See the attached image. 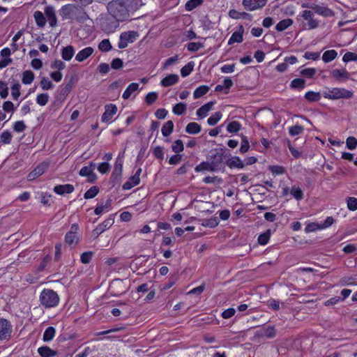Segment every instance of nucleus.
I'll use <instances>...</instances> for the list:
<instances>
[{"label":"nucleus","instance_id":"nucleus-1","mask_svg":"<svg viewBox=\"0 0 357 357\" xmlns=\"http://www.w3.org/2000/svg\"><path fill=\"white\" fill-rule=\"evenodd\" d=\"M109 14L118 21L124 22L130 17V10L125 0H113L107 4Z\"/></svg>","mask_w":357,"mask_h":357},{"label":"nucleus","instance_id":"nucleus-2","mask_svg":"<svg viewBox=\"0 0 357 357\" xmlns=\"http://www.w3.org/2000/svg\"><path fill=\"white\" fill-rule=\"evenodd\" d=\"M60 14L63 20H69L72 22L82 23L89 19L88 15L83 9L71 5L63 6Z\"/></svg>","mask_w":357,"mask_h":357},{"label":"nucleus","instance_id":"nucleus-3","mask_svg":"<svg viewBox=\"0 0 357 357\" xmlns=\"http://www.w3.org/2000/svg\"><path fill=\"white\" fill-rule=\"evenodd\" d=\"M225 153L226 149H215L211 151L208 160L212 166V169L215 172L224 169Z\"/></svg>","mask_w":357,"mask_h":357},{"label":"nucleus","instance_id":"nucleus-4","mask_svg":"<svg viewBox=\"0 0 357 357\" xmlns=\"http://www.w3.org/2000/svg\"><path fill=\"white\" fill-rule=\"evenodd\" d=\"M40 301L43 306L50 308L59 304V297L57 293L52 289H45L40 294Z\"/></svg>","mask_w":357,"mask_h":357},{"label":"nucleus","instance_id":"nucleus-5","mask_svg":"<svg viewBox=\"0 0 357 357\" xmlns=\"http://www.w3.org/2000/svg\"><path fill=\"white\" fill-rule=\"evenodd\" d=\"M354 96L351 91L344 88H332L324 92V97L330 100L349 99Z\"/></svg>","mask_w":357,"mask_h":357},{"label":"nucleus","instance_id":"nucleus-6","mask_svg":"<svg viewBox=\"0 0 357 357\" xmlns=\"http://www.w3.org/2000/svg\"><path fill=\"white\" fill-rule=\"evenodd\" d=\"M138 36V32L135 31H129L121 33L119 37L118 47L119 49H125L128 47L129 43H134Z\"/></svg>","mask_w":357,"mask_h":357},{"label":"nucleus","instance_id":"nucleus-7","mask_svg":"<svg viewBox=\"0 0 357 357\" xmlns=\"http://www.w3.org/2000/svg\"><path fill=\"white\" fill-rule=\"evenodd\" d=\"M303 8H307L313 10L317 14L323 17H332L334 12L326 6H320L315 3H307L302 6Z\"/></svg>","mask_w":357,"mask_h":357},{"label":"nucleus","instance_id":"nucleus-8","mask_svg":"<svg viewBox=\"0 0 357 357\" xmlns=\"http://www.w3.org/2000/svg\"><path fill=\"white\" fill-rule=\"evenodd\" d=\"M12 333V326L6 319H0V340H9Z\"/></svg>","mask_w":357,"mask_h":357},{"label":"nucleus","instance_id":"nucleus-9","mask_svg":"<svg viewBox=\"0 0 357 357\" xmlns=\"http://www.w3.org/2000/svg\"><path fill=\"white\" fill-rule=\"evenodd\" d=\"M114 220L112 218V215H110L108 218H107L103 222L98 225L96 229L93 230V235L95 237H98L99 235H100L102 232H104L105 230L108 229L112 227V225L114 224Z\"/></svg>","mask_w":357,"mask_h":357},{"label":"nucleus","instance_id":"nucleus-10","mask_svg":"<svg viewBox=\"0 0 357 357\" xmlns=\"http://www.w3.org/2000/svg\"><path fill=\"white\" fill-rule=\"evenodd\" d=\"M119 22L112 17L105 19L101 23L102 29L107 33H112L119 26Z\"/></svg>","mask_w":357,"mask_h":357},{"label":"nucleus","instance_id":"nucleus-11","mask_svg":"<svg viewBox=\"0 0 357 357\" xmlns=\"http://www.w3.org/2000/svg\"><path fill=\"white\" fill-rule=\"evenodd\" d=\"M301 17L307 21L309 29H314L318 27L319 22L314 19V13L312 10H305L302 12Z\"/></svg>","mask_w":357,"mask_h":357},{"label":"nucleus","instance_id":"nucleus-12","mask_svg":"<svg viewBox=\"0 0 357 357\" xmlns=\"http://www.w3.org/2000/svg\"><path fill=\"white\" fill-rule=\"evenodd\" d=\"M267 0H243V5L248 10H255L265 6Z\"/></svg>","mask_w":357,"mask_h":357},{"label":"nucleus","instance_id":"nucleus-13","mask_svg":"<svg viewBox=\"0 0 357 357\" xmlns=\"http://www.w3.org/2000/svg\"><path fill=\"white\" fill-rule=\"evenodd\" d=\"M44 14L45 15L46 20L48 21L50 26L54 27L56 25L57 18L56 12L52 6H47L45 8Z\"/></svg>","mask_w":357,"mask_h":357},{"label":"nucleus","instance_id":"nucleus-14","mask_svg":"<svg viewBox=\"0 0 357 357\" xmlns=\"http://www.w3.org/2000/svg\"><path fill=\"white\" fill-rule=\"evenodd\" d=\"M117 107L115 105L109 104L105 106V111L102 116V122L109 121L112 116L116 113Z\"/></svg>","mask_w":357,"mask_h":357},{"label":"nucleus","instance_id":"nucleus-15","mask_svg":"<svg viewBox=\"0 0 357 357\" xmlns=\"http://www.w3.org/2000/svg\"><path fill=\"white\" fill-rule=\"evenodd\" d=\"M75 190L72 184L57 185L54 188V192L59 195H65L66 194H70Z\"/></svg>","mask_w":357,"mask_h":357},{"label":"nucleus","instance_id":"nucleus-16","mask_svg":"<svg viewBox=\"0 0 357 357\" xmlns=\"http://www.w3.org/2000/svg\"><path fill=\"white\" fill-rule=\"evenodd\" d=\"M331 76L337 81H345L349 79V74L345 69H334L330 73Z\"/></svg>","mask_w":357,"mask_h":357},{"label":"nucleus","instance_id":"nucleus-17","mask_svg":"<svg viewBox=\"0 0 357 357\" xmlns=\"http://www.w3.org/2000/svg\"><path fill=\"white\" fill-rule=\"evenodd\" d=\"M244 28L243 25H241L238 28V30L234 32L229 39L228 45H231L234 43H240L243 40V35Z\"/></svg>","mask_w":357,"mask_h":357},{"label":"nucleus","instance_id":"nucleus-18","mask_svg":"<svg viewBox=\"0 0 357 357\" xmlns=\"http://www.w3.org/2000/svg\"><path fill=\"white\" fill-rule=\"evenodd\" d=\"M47 168V165L45 164H40L37 166L33 171H31L27 176L28 181H33L41 176Z\"/></svg>","mask_w":357,"mask_h":357},{"label":"nucleus","instance_id":"nucleus-19","mask_svg":"<svg viewBox=\"0 0 357 357\" xmlns=\"http://www.w3.org/2000/svg\"><path fill=\"white\" fill-rule=\"evenodd\" d=\"M93 48L87 47L80 50L75 56V60L79 62H82L89 58L93 53Z\"/></svg>","mask_w":357,"mask_h":357},{"label":"nucleus","instance_id":"nucleus-20","mask_svg":"<svg viewBox=\"0 0 357 357\" xmlns=\"http://www.w3.org/2000/svg\"><path fill=\"white\" fill-rule=\"evenodd\" d=\"M179 77L176 74H170L166 76L160 81V84L164 87L170 86L176 84L178 82Z\"/></svg>","mask_w":357,"mask_h":357},{"label":"nucleus","instance_id":"nucleus-21","mask_svg":"<svg viewBox=\"0 0 357 357\" xmlns=\"http://www.w3.org/2000/svg\"><path fill=\"white\" fill-rule=\"evenodd\" d=\"M227 165L231 168H238L243 169L245 167V164L238 156H234L226 161Z\"/></svg>","mask_w":357,"mask_h":357},{"label":"nucleus","instance_id":"nucleus-22","mask_svg":"<svg viewBox=\"0 0 357 357\" xmlns=\"http://www.w3.org/2000/svg\"><path fill=\"white\" fill-rule=\"evenodd\" d=\"M229 16L235 20L238 19H245L249 21H251L252 20V17L250 14L245 13V12H238L236 10H231L229 12Z\"/></svg>","mask_w":357,"mask_h":357},{"label":"nucleus","instance_id":"nucleus-23","mask_svg":"<svg viewBox=\"0 0 357 357\" xmlns=\"http://www.w3.org/2000/svg\"><path fill=\"white\" fill-rule=\"evenodd\" d=\"M79 242L77 234L68 231L65 236V243L69 246H75Z\"/></svg>","mask_w":357,"mask_h":357},{"label":"nucleus","instance_id":"nucleus-24","mask_svg":"<svg viewBox=\"0 0 357 357\" xmlns=\"http://www.w3.org/2000/svg\"><path fill=\"white\" fill-rule=\"evenodd\" d=\"M213 104H214L213 102H207L206 104L202 105L201 107H199L197 110V112H196L197 115L202 119L204 118L205 116H206L207 114L212 109Z\"/></svg>","mask_w":357,"mask_h":357},{"label":"nucleus","instance_id":"nucleus-25","mask_svg":"<svg viewBox=\"0 0 357 357\" xmlns=\"http://www.w3.org/2000/svg\"><path fill=\"white\" fill-rule=\"evenodd\" d=\"M75 54L74 47L72 45L64 47L61 50V56L65 61H70Z\"/></svg>","mask_w":357,"mask_h":357},{"label":"nucleus","instance_id":"nucleus-26","mask_svg":"<svg viewBox=\"0 0 357 357\" xmlns=\"http://www.w3.org/2000/svg\"><path fill=\"white\" fill-rule=\"evenodd\" d=\"M45 15L41 11L36 10L33 13V17L36 21V23L38 26L43 28L46 24L47 20L45 16Z\"/></svg>","mask_w":357,"mask_h":357},{"label":"nucleus","instance_id":"nucleus-27","mask_svg":"<svg viewBox=\"0 0 357 357\" xmlns=\"http://www.w3.org/2000/svg\"><path fill=\"white\" fill-rule=\"evenodd\" d=\"M38 353L42 357H53L57 354V352L47 346H43L38 349Z\"/></svg>","mask_w":357,"mask_h":357},{"label":"nucleus","instance_id":"nucleus-28","mask_svg":"<svg viewBox=\"0 0 357 357\" xmlns=\"http://www.w3.org/2000/svg\"><path fill=\"white\" fill-rule=\"evenodd\" d=\"M140 178L137 176L133 175L130 176L128 180L125 182L123 185V190H130L135 185L139 183Z\"/></svg>","mask_w":357,"mask_h":357},{"label":"nucleus","instance_id":"nucleus-29","mask_svg":"<svg viewBox=\"0 0 357 357\" xmlns=\"http://www.w3.org/2000/svg\"><path fill=\"white\" fill-rule=\"evenodd\" d=\"M139 89V84L137 83H135V82H132L131 84H130L128 87L126 88V89L124 91L123 95H122V98L125 100H127L128 99L131 94L137 91Z\"/></svg>","mask_w":357,"mask_h":357},{"label":"nucleus","instance_id":"nucleus-30","mask_svg":"<svg viewBox=\"0 0 357 357\" xmlns=\"http://www.w3.org/2000/svg\"><path fill=\"white\" fill-rule=\"evenodd\" d=\"M261 335L267 338H273L276 335V331L274 326H267L261 328Z\"/></svg>","mask_w":357,"mask_h":357},{"label":"nucleus","instance_id":"nucleus-31","mask_svg":"<svg viewBox=\"0 0 357 357\" xmlns=\"http://www.w3.org/2000/svg\"><path fill=\"white\" fill-rule=\"evenodd\" d=\"M293 24V20L290 18L280 21L275 26L278 31H283Z\"/></svg>","mask_w":357,"mask_h":357},{"label":"nucleus","instance_id":"nucleus-32","mask_svg":"<svg viewBox=\"0 0 357 357\" xmlns=\"http://www.w3.org/2000/svg\"><path fill=\"white\" fill-rule=\"evenodd\" d=\"M201 130L202 128L200 125L195 122L189 123L185 127V132L192 135L199 133Z\"/></svg>","mask_w":357,"mask_h":357},{"label":"nucleus","instance_id":"nucleus-33","mask_svg":"<svg viewBox=\"0 0 357 357\" xmlns=\"http://www.w3.org/2000/svg\"><path fill=\"white\" fill-rule=\"evenodd\" d=\"M127 4V7L129 8L130 12H134L138 10L144 3L142 0H125Z\"/></svg>","mask_w":357,"mask_h":357},{"label":"nucleus","instance_id":"nucleus-34","mask_svg":"<svg viewBox=\"0 0 357 357\" xmlns=\"http://www.w3.org/2000/svg\"><path fill=\"white\" fill-rule=\"evenodd\" d=\"M337 56V52L335 50L326 51L322 55V60L325 63H328L334 60Z\"/></svg>","mask_w":357,"mask_h":357},{"label":"nucleus","instance_id":"nucleus-35","mask_svg":"<svg viewBox=\"0 0 357 357\" xmlns=\"http://www.w3.org/2000/svg\"><path fill=\"white\" fill-rule=\"evenodd\" d=\"M56 333V330L53 326H49L46 328L43 333V340L44 342H50L51 341Z\"/></svg>","mask_w":357,"mask_h":357},{"label":"nucleus","instance_id":"nucleus-36","mask_svg":"<svg viewBox=\"0 0 357 357\" xmlns=\"http://www.w3.org/2000/svg\"><path fill=\"white\" fill-rule=\"evenodd\" d=\"M195 170L196 172H201L204 171H209L212 172H215L213 169H212V166L208 160L202 162L200 164L195 167Z\"/></svg>","mask_w":357,"mask_h":357},{"label":"nucleus","instance_id":"nucleus-37","mask_svg":"<svg viewBox=\"0 0 357 357\" xmlns=\"http://www.w3.org/2000/svg\"><path fill=\"white\" fill-rule=\"evenodd\" d=\"M34 77V73L27 70L22 73V82L24 84H30L33 82Z\"/></svg>","mask_w":357,"mask_h":357},{"label":"nucleus","instance_id":"nucleus-38","mask_svg":"<svg viewBox=\"0 0 357 357\" xmlns=\"http://www.w3.org/2000/svg\"><path fill=\"white\" fill-rule=\"evenodd\" d=\"M356 280H357L356 275H352V276H344L340 279V284L341 286L354 285V284H356Z\"/></svg>","mask_w":357,"mask_h":357},{"label":"nucleus","instance_id":"nucleus-39","mask_svg":"<svg viewBox=\"0 0 357 357\" xmlns=\"http://www.w3.org/2000/svg\"><path fill=\"white\" fill-rule=\"evenodd\" d=\"M122 169L123 160L121 159L117 158L115 162L114 168L112 176L114 177L120 176L122 174Z\"/></svg>","mask_w":357,"mask_h":357},{"label":"nucleus","instance_id":"nucleus-40","mask_svg":"<svg viewBox=\"0 0 357 357\" xmlns=\"http://www.w3.org/2000/svg\"><path fill=\"white\" fill-rule=\"evenodd\" d=\"M174 130V123L172 121H167L162 128V134L164 137L169 136Z\"/></svg>","mask_w":357,"mask_h":357},{"label":"nucleus","instance_id":"nucleus-41","mask_svg":"<svg viewBox=\"0 0 357 357\" xmlns=\"http://www.w3.org/2000/svg\"><path fill=\"white\" fill-rule=\"evenodd\" d=\"M208 91H209V87L208 86H206V85L200 86L195 90V91L193 93V96L195 99L199 98L203 96L204 95L206 94L208 92Z\"/></svg>","mask_w":357,"mask_h":357},{"label":"nucleus","instance_id":"nucleus-42","mask_svg":"<svg viewBox=\"0 0 357 357\" xmlns=\"http://www.w3.org/2000/svg\"><path fill=\"white\" fill-rule=\"evenodd\" d=\"M305 98L309 102H318L321 99L319 92L308 91L305 94Z\"/></svg>","mask_w":357,"mask_h":357},{"label":"nucleus","instance_id":"nucleus-43","mask_svg":"<svg viewBox=\"0 0 357 357\" xmlns=\"http://www.w3.org/2000/svg\"><path fill=\"white\" fill-rule=\"evenodd\" d=\"M203 2L204 0H188L185 5V8L188 11H191L202 5Z\"/></svg>","mask_w":357,"mask_h":357},{"label":"nucleus","instance_id":"nucleus-44","mask_svg":"<svg viewBox=\"0 0 357 357\" xmlns=\"http://www.w3.org/2000/svg\"><path fill=\"white\" fill-rule=\"evenodd\" d=\"M195 63L193 61L188 62L181 69V75L183 77L188 76L193 70Z\"/></svg>","mask_w":357,"mask_h":357},{"label":"nucleus","instance_id":"nucleus-45","mask_svg":"<svg viewBox=\"0 0 357 357\" xmlns=\"http://www.w3.org/2000/svg\"><path fill=\"white\" fill-rule=\"evenodd\" d=\"M271 237V230L268 229L265 232L261 234L258 237V243L261 245H266Z\"/></svg>","mask_w":357,"mask_h":357},{"label":"nucleus","instance_id":"nucleus-46","mask_svg":"<svg viewBox=\"0 0 357 357\" xmlns=\"http://www.w3.org/2000/svg\"><path fill=\"white\" fill-rule=\"evenodd\" d=\"M305 86V80L301 78H296L291 82L290 86L292 89H303Z\"/></svg>","mask_w":357,"mask_h":357},{"label":"nucleus","instance_id":"nucleus-47","mask_svg":"<svg viewBox=\"0 0 357 357\" xmlns=\"http://www.w3.org/2000/svg\"><path fill=\"white\" fill-rule=\"evenodd\" d=\"M219 224V220L217 217H213L210 219L204 220L202 222V225L206 227L214 228Z\"/></svg>","mask_w":357,"mask_h":357},{"label":"nucleus","instance_id":"nucleus-48","mask_svg":"<svg viewBox=\"0 0 357 357\" xmlns=\"http://www.w3.org/2000/svg\"><path fill=\"white\" fill-rule=\"evenodd\" d=\"M241 128V123L238 121H234L228 124L227 130L230 133H236L240 130Z\"/></svg>","mask_w":357,"mask_h":357},{"label":"nucleus","instance_id":"nucleus-49","mask_svg":"<svg viewBox=\"0 0 357 357\" xmlns=\"http://www.w3.org/2000/svg\"><path fill=\"white\" fill-rule=\"evenodd\" d=\"M99 192V188L97 186L91 187L84 195L86 199H92L95 197Z\"/></svg>","mask_w":357,"mask_h":357},{"label":"nucleus","instance_id":"nucleus-50","mask_svg":"<svg viewBox=\"0 0 357 357\" xmlns=\"http://www.w3.org/2000/svg\"><path fill=\"white\" fill-rule=\"evenodd\" d=\"M21 85L16 82L11 86V96L13 100H17L21 95L20 93Z\"/></svg>","mask_w":357,"mask_h":357},{"label":"nucleus","instance_id":"nucleus-51","mask_svg":"<svg viewBox=\"0 0 357 357\" xmlns=\"http://www.w3.org/2000/svg\"><path fill=\"white\" fill-rule=\"evenodd\" d=\"M111 206V200H107L105 205L98 206L94 211L95 214L100 215L103 212H107L109 211Z\"/></svg>","mask_w":357,"mask_h":357},{"label":"nucleus","instance_id":"nucleus-52","mask_svg":"<svg viewBox=\"0 0 357 357\" xmlns=\"http://www.w3.org/2000/svg\"><path fill=\"white\" fill-rule=\"evenodd\" d=\"M172 111L176 115H182L186 111V105L183 102L177 103L174 106Z\"/></svg>","mask_w":357,"mask_h":357},{"label":"nucleus","instance_id":"nucleus-53","mask_svg":"<svg viewBox=\"0 0 357 357\" xmlns=\"http://www.w3.org/2000/svg\"><path fill=\"white\" fill-rule=\"evenodd\" d=\"M222 114L220 112H215L207 120V123L210 126H215L222 118Z\"/></svg>","mask_w":357,"mask_h":357},{"label":"nucleus","instance_id":"nucleus-54","mask_svg":"<svg viewBox=\"0 0 357 357\" xmlns=\"http://www.w3.org/2000/svg\"><path fill=\"white\" fill-rule=\"evenodd\" d=\"M79 174L82 176L93 177V178L96 177V174L93 172V169L88 166L82 167Z\"/></svg>","mask_w":357,"mask_h":357},{"label":"nucleus","instance_id":"nucleus-55","mask_svg":"<svg viewBox=\"0 0 357 357\" xmlns=\"http://www.w3.org/2000/svg\"><path fill=\"white\" fill-rule=\"evenodd\" d=\"M50 99L48 93H40L37 96L36 101L40 106H45L47 104Z\"/></svg>","mask_w":357,"mask_h":357},{"label":"nucleus","instance_id":"nucleus-56","mask_svg":"<svg viewBox=\"0 0 357 357\" xmlns=\"http://www.w3.org/2000/svg\"><path fill=\"white\" fill-rule=\"evenodd\" d=\"M290 193L297 200H301L303 199V192L298 187L293 186L291 189Z\"/></svg>","mask_w":357,"mask_h":357},{"label":"nucleus","instance_id":"nucleus-57","mask_svg":"<svg viewBox=\"0 0 357 357\" xmlns=\"http://www.w3.org/2000/svg\"><path fill=\"white\" fill-rule=\"evenodd\" d=\"M112 48V45L109 40V39L102 40L98 45V49L101 52H108L111 50Z\"/></svg>","mask_w":357,"mask_h":357},{"label":"nucleus","instance_id":"nucleus-58","mask_svg":"<svg viewBox=\"0 0 357 357\" xmlns=\"http://www.w3.org/2000/svg\"><path fill=\"white\" fill-rule=\"evenodd\" d=\"M13 135L11 132L9 130H4L1 135H0V139L1 142L3 144H10L12 140Z\"/></svg>","mask_w":357,"mask_h":357},{"label":"nucleus","instance_id":"nucleus-59","mask_svg":"<svg viewBox=\"0 0 357 357\" xmlns=\"http://www.w3.org/2000/svg\"><path fill=\"white\" fill-rule=\"evenodd\" d=\"M40 86L43 90H49L54 87V84L47 77H42Z\"/></svg>","mask_w":357,"mask_h":357},{"label":"nucleus","instance_id":"nucleus-60","mask_svg":"<svg viewBox=\"0 0 357 357\" xmlns=\"http://www.w3.org/2000/svg\"><path fill=\"white\" fill-rule=\"evenodd\" d=\"M172 149L176 153H179L182 152L184 149V146L182 140H176L172 146Z\"/></svg>","mask_w":357,"mask_h":357},{"label":"nucleus","instance_id":"nucleus-61","mask_svg":"<svg viewBox=\"0 0 357 357\" xmlns=\"http://www.w3.org/2000/svg\"><path fill=\"white\" fill-rule=\"evenodd\" d=\"M241 139H242V141H241V147L239 149V152L243 154L249 150L250 144L248 140V138L245 136H243Z\"/></svg>","mask_w":357,"mask_h":357},{"label":"nucleus","instance_id":"nucleus-62","mask_svg":"<svg viewBox=\"0 0 357 357\" xmlns=\"http://www.w3.org/2000/svg\"><path fill=\"white\" fill-rule=\"evenodd\" d=\"M158 98V93L157 92H150L145 97V102L147 105H150L153 104Z\"/></svg>","mask_w":357,"mask_h":357},{"label":"nucleus","instance_id":"nucleus-63","mask_svg":"<svg viewBox=\"0 0 357 357\" xmlns=\"http://www.w3.org/2000/svg\"><path fill=\"white\" fill-rule=\"evenodd\" d=\"M342 61L345 63H348L349 61H357V54L351 52H348L344 54L342 57Z\"/></svg>","mask_w":357,"mask_h":357},{"label":"nucleus","instance_id":"nucleus-64","mask_svg":"<svg viewBox=\"0 0 357 357\" xmlns=\"http://www.w3.org/2000/svg\"><path fill=\"white\" fill-rule=\"evenodd\" d=\"M347 207L350 211L357 210V198L348 197L347 199Z\"/></svg>","mask_w":357,"mask_h":357}]
</instances>
